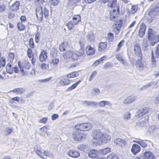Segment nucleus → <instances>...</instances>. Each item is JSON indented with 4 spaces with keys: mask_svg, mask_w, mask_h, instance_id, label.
Segmentation results:
<instances>
[{
    "mask_svg": "<svg viewBox=\"0 0 159 159\" xmlns=\"http://www.w3.org/2000/svg\"><path fill=\"white\" fill-rule=\"evenodd\" d=\"M35 11L37 19L39 20L40 22L42 21L43 20V14L45 18H47L49 16V10L45 7L43 9L41 7L38 6L37 7Z\"/></svg>",
    "mask_w": 159,
    "mask_h": 159,
    "instance_id": "f257e3e1",
    "label": "nucleus"
},
{
    "mask_svg": "<svg viewBox=\"0 0 159 159\" xmlns=\"http://www.w3.org/2000/svg\"><path fill=\"white\" fill-rule=\"evenodd\" d=\"M148 37L152 46H154L159 41V35H157L156 32L152 29H148Z\"/></svg>",
    "mask_w": 159,
    "mask_h": 159,
    "instance_id": "f03ea898",
    "label": "nucleus"
},
{
    "mask_svg": "<svg viewBox=\"0 0 159 159\" xmlns=\"http://www.w3.org/2000/svg\"><path fill=\"white\" fill-rule=\"evenodd\" d=\"M93 139L92 142L95 145L101 144V137L103 135V133L99 129L93 130L92 133Z\"/></svg>",
    "mask_w": 159,
    "mask_h": 159,
    "instance_id": "7ed1b4c3",
    "label": "nucleus"
},
{
    "mask_svg": "<svg viewBox=\"0 0 159 159\" xmlns=\"http://www.w3.org/2000/svg\"><path fill=\"white\" fill-rule=\"evenodd\" d=\"M71 137L75 141H79L86 137V135L79 131L75 130L72 134Z\"/></svg>",
    "mask_w": 159,
    "mask_h": 159,
    "instance_id": "20e7f679",
    "label": "nucleus"
},
{
    "mask_svg": "<svg viewBox=\"0 0 159 159\" xmlns=\"http://www.w3.org/2000/svg\"><path fill=\"white\" fill-rule=\"evenodd\" d=\"M96 0H83L81 5L85 6L87 3H92ZM80 0H69L68 4L70 6L74 7L76 6L77 3L79 2Z\"/></svg>",
    "mask_w": 159,
    "mask_h": 159,
    "instance_id": "39448f33",
    "label": "nucleus"
},
{
    "mask_svg": "<svg viewBox=\"0 0 159 159\" xmlns=\"http://www.w3.org/2000/svg\"><path fill=\"white\" fill-rule=\"evenodd\" d=\"M134 55L138 58L142 59V54L140 47L138 44L135 45L134 47Z\"/></svg>",
    "mask_w": 159,
    "mask_h": 159,
    "instance_id": "423d86ee",
    "label": "nucleus"
},
{
    "mask_svg": "<svg viewBox=\"0 0 159 159\" xmlns=\"http://www.w3.org/2000/svg\"><path fill=\"white\" fill-rule=\"evenodd\" d=\"M136 97L133 96H129L126 97L124 100L123 103L124 104H128L136 100Z\"/></svg>",
    "mask_w": 159,
    "mask_h": 159,
    "instance_id": "0eeeda50",
    "label": "nucleus"
},
{
    "mask_svg": "<svg viewBox=\"0 0 159 159\" xmlns=\"http://www.w3.org/2000/svg\"><path fill=\"white\" fill-rule=\"evenodd\" d=\"M86 37L87 40L90 42H93L95 41V36L93 31L88 32L86 35Z\"/></svg>",
    "mask_w": 159,
    "mask_h": 159,
    "instance_id": "6e6552de",
    "label": "nucleus"
},
{
    "mask_svg": "<svg viewBox=\"0 0 159 159\" xmlns=\"http://www.w3.org/2000/svg\"><path fill=\"white\" fill-rule=\"evenodd\" d=\"M149 109L146 107H144L138 110L137 111V115L139 118H141L143 115L147 113Z\"/></svg>",
    "mask_w": 159,
    "mask_h": 159,
    "instance_id": "1a4fd4ad",
    "label": "nucleus"
},
{
    "mask_svg": "<svg viewBox=\"0 0 159 159\" xmlns=\"http://www.w3.org/2000/svg\"><path fill=\"white\" fill-rule=\"evenodd\" d=\"M142 59L138 58V59L136 61L135 63L136 67L139 70L141 71H142L145 67L143 64L142 61Z\"/></svg>",
    "mask_w": 159,
    "mask_h": 159,
    "instance_id": "9d476101",
    "label": "nucleus"
},
{
    "mask_svg": "<svg viewBox=\"0 0 159 159\" xmlns=\"http://www.w3.org/2000/svg\"><path fill=\"white\" fill-rule=\"evenodd\" d=\"M115 57L117 60L121 62L123 65H127V62L123 59V55L122 53H120L116 54Z\"/></svg>",
    "mask_w": 159,
    "mask_h": 159,
    "instance_id": "9b49d317",
    "label": "nucleus"
},
{
    "mask_svg": "<svg viewBox=\"0 0 159 159\" xmlns=\"http://www.w3.org/2000/svg\"><path fill=\"white\" fill-rule=\"evenodd\" d=\"M144 159H154L155 156L152 152L149 151H146L144 152L143 156Z\"/></svg>",
    "mask_w": 159,
    "mask_h": 159,
    "instance_id": "f8f14e48",
    "label": "nucleus"
},
{
    "mask_svg": "<svg viewBox=\"0 0 159 159\" xmlns=\"http://www.w3.org/2000/svg\"><path fill=\"white\" fill-rule=\"evenodd\" d=\"M146 26L145 24H142L140 26L139 31V36L140 38L142 37L145 34Z\"/></svg>",
    "mask_w": 159,
    "mask_h": 159,
    "instance_id": "ddd939ff",
    "label": "nucleus"
},
{
    "mask_svg": "<svg viewBox=\"0 0 159 159\" xmlns=\"http://www.w3.org/2000/svg\"><path fill=\"white\" fill-rule=\"evenodd\" d=\"M140 149L141 148L139 145L136 144H134L132 146L131 150V152L134 155H135L140 152Z\"/></svg>",
    "mask_w": 159,
    "mask_h": 159,
    "instance_id": "4468645a",
    "label": "nucleus"
},
{
    "mask_svg": "<svg viewBox=\"0 0 159 159\" xmlns=\"http://www.w3.org/2000/svg\"><path fill=\"white\" fill-rule=\"evenodd\" d=\"M20 6V2L19 1H16L10 7V10L12 11H16L19 9Z\"/></svg>",
    "mask_w": 159,
    "mask_h": 159,
    "instance_id": "2eb2a0df",
    "label": "nucleus"
},
{
    "mask_svg": "<svg viewBox=\"0 0 159 159\" xmlns=\"http://www.w3.org/2000/svg\"><path fill=\"white\" fill-rule=\"evenodd\" d=\"M99 151L98 152L97 151L93 149L90 151L88 153V156L89 157L91 158H96L98 156Z\"/></svg>",
    "mask_w": 159,
    "mask_h": 159,
    "instance_id": "dca6fc26",
    "label": "nucleus"
},
{
    "mask_svg": "<svg viewBox=\"0 0 159 159\" xmlns=\"http://www.w3.org/2000/svg\"><path fill=\"white\" fill-rule=\"evenodd\" d=\"M107 45L106 42L100 43L98 45V51L101 52L104 51L107 47Z\"/></svg>",
    "mask_w": 159,
    "mask_h": 159,
    "instance_id": "f3484780",
    "label": "nucleus"
},
{
    "mask_svg": "<svg viewBox=\"0 0 159 159\" xmlns=\"http://www.w3.org/2000/svg\"><path fill=\"white\" fill-rule=\"evenodd\" d=\"M67 154L69 156L73 158L78 157L80 155V154L78 152L74 150L69 151L67 152Z\"/></svg>",
    "mask_w": 159,
    "mask_h": 159,
    "instance_id": "a211bd4d",
    "label": "nucleus"
},
{
    "mask_svg": "<svg viewBox=\"0 0 159 159\" xmlns=\"http://www.w3.org/2000/svg\"><path fill=\"white\" fill-rule=\"evenodd\" d=\"M114 142L116 144V145H117L118 147H122V144L124 145L126 143V142L124 140L119 138H117L115 139Z\"/></svg>",
    "mask_w": 159,
    "mask_h": 159,
    "instance_id": "6ab92c4d",
    "label": "nucleus"
},
{
    "mask_svg": "<svg viewBox=\"0 0 159 159\" xmlns=\"http://www.w3.org/2000/svg\"><path fill=\"white\" fill-rule=\"evenodd\" d=\"M101 137V138L100 140L101 144L106 143L107 141L109 140L110 139L108 134L106 133H103V135Z\"/></svg>",
    "mask_w": 159,
    "mask_h": 159,
    "instance_id": "aec40b11",
    "label": "nucleus"
},
{
    "mask_svg": "<svg viewBox=\"0 0 159 159\" xmlns=\"http://www.w3.org/2000/svg\"><path fill=\"white\" fill-rule=\"evenodd\" d=\"M11 92L17 94H21L25 93V89L22 88H16L14 89Z\"/></svg>",
    "mask_w": 159,
    "mask_h": 159,
    "instance_id": "412c9836",
    "label": "nucleus"
},
{
    "mask_svg": "<svg viewBox=\"0 0 159 159\" xmlns=\"http://www.w3.org/2000/svg\"><path fill=\"white\" fill-rule=\"evenodd\" d=\"M101 1L104 3L108 2L107 6L111 8L113 7L116 2V0H101Z\"/></svg>",
    "mask_w": 159,
    "mask_h": 159,
    "instance_id": "4be33fe9",
    "label": "nucleus"
},
{
    "mask_svg": "<svg viewBox=\"0 0 159 159\" xmlns=\"http://www.w3.org/2000/svg\"><path fill=\"white\" fill-rule=\"evenodd\" d=\"M47 52L46 51L43 50L42 51L39 56L40 61L41 62L45 61L47 58Z\"/></svg>",
    "mask_w": 159,
    "mask_h": 159,
    "instance_id": "5701e85b",
    "label": "nucleus"
},
{
    "mask_svg": "<svg viewBox=\"0 0 159 159\" xmlns=\"http://www.w3.org/2000/svg\"><path fill=\"white\" fill-rule=\"evenodd\" d=\"M86 51L87 54L89 55H91L94 53V50L90 45H88L86 47Z\"/></svg>",
    "mask_w": 159,
    "mask_h": 159,
    "instance_id": "b1692460",
    "label": "nucleus"
},
{
    "mask_svg": "<svg viewBox=\"0 0 159 159\" xmlns=\"http://www.w3.org/2000/svg\"><path fill=\"white\" fill-rule=\"evenodd\" d=\"M70 83V80H68L67 78L62 79L59 82L60 84L62 86L67 85Z\"/></svg>",
    "mask_w": 159,
    "mask_h": 159,
    "instance_id": "393cba45",
    "label": "nucleus"
},
{
    "mask_svg": "<svg viewBox=\"0 0 159 159\" xmlns=\"http://www.w3.org/2000/svg\"><path fill=\"white\" fill-rule=\"evenodd\" d=\"M97 103L99 107H104L106 105H108L110 107H111L112 106V104L107 101H102Z\"/></svg>",
    "mask_w": 159,
    "mask_h": 159,
    "instance_id": "a878e982",
    "label": "nucleus"
},
{
    "mask_svg": "<svg viewBox=\"0 0 159 159\" xmlns=\"http://www.w3.org/2000/svg\"><path fill=\"white\" fill-rule=\"evenodd\" d=\"M83 127L84 131H88L91 129L92 124L89 123H83Z\"/></svg>",
    "mask_w": 159,
    "mask_h": 159,
    "instance_id": "bb28decb",
    "label": "nucleus"
},
{
    "mask_svg": "<svg viewBox=\"0 0 159 159\" xmlns=\"http://www.w3.org/2000/svg\"><path fill=\"white\" fill-rule=\"evenodd\" d=\"M81 21V17L79 15L74 16L73 17V22L75 25H77Z\"/></svg>",
    "mask_w": 159,
    "mask_h": 159,
    "instance_id": "cd10ccee",
    "label": "nucleus"
},
{
    "mask_svg": "<svg viewBox=\"0 0 159 159\" xmlns=\"http://www.w3.org/2000/svg\"><path fill=\"white\" fill-rule=\"evenodd\" d=\"M73 55V52L71 51H68L63 54V57L65 59L71 58Z\"/></svg>",
    "mask_w": 159,
    "mask_h": 159,
    "instance_id": "c85d7f7f",
    "label": "nucleus"
},
{
    "mask_svg": "<svg viewBox=\"0 0 159 159\" xmlns=\"http://www.w3.org/2000/svg\"><path fill=\"white\" fill-rule=\"evenodd\" d=\"M111 152V149L109 148H106L99 151V153L102 155H106Z\"/></svg>",
    "mask_w": 159,
    "mask_h": 159,
    "instance_id": "c756f323",
    "label": "nucleus"
},
{
    "mask_svg": "<svg viewBox=\"0 0 159 159\" xmlns=\"http://www.w3.org/2000/svg\"><path fill=\"white\" fill-rule=\"evenodd\" d=\"M13 128L10 127H7L4 130L5 135L6 136H8L13 131Z\"/></svg>",
    "mask_w": 159,
    "mask_h": 159,
    "instance_id": "7c9ffc66",
    "label": "nucleus"
},
{
    "mask_svg": "<svg viewBox=\"0 0 159 159\" xmlns=\"http://www.w3.org/2000/svg\"><path fill=\"white\" fill-rule=\"evenodd\" d=\"M107 159H119V157L115 153H112L108 156Z\"/></svg>",
    "mask_w": 159,
    "mask_h": 159,
    "instance_id": "2f4dec72",
    "label": "nucleus"
},
{
    "mask_svg": "<svg viewBox=\"0 0 159 159\" xmlns=\"http://www.w3.org/2000/svg\"><path fill=\"white\" fill-rule=\"evenodd\" d=\"M6 69L7 73L10 74H11L13 73V68L11 67V65L8 64L6 66Z\"/></svg>",
    "mask_w": 159,
    "mask_h": 159,
    "instance_id": "473e14b6",
    "label": "nucleus"
},
{
    "mask_svg": "<svg viewBox=\"0 0 159 159\" xmlns=\"http://www.w3.org/2000/svg\"><path fill=\"white\" fill-rule=\"evenodd\" d=\"M82 103L87 105L92 106L97 105L98 104V103L96 102L88 101H83Z\"/></svg>",
    "mask_w": 159,
    "mask_h": 159,
    "instance_id": "72a5a7b5",
    "label": "nucleus"
},
{
    "mask_svg": "<svg viewBox=\"0 0 159 159\" xmlns=\"http://www.w3.org/2000/svg\"><path fill=\"white\" fill-rule=\"evenodd\" d=\"M75 128L76 130L79 131L80 132L84 131V128L83 127V124H78L76 125L75 126Z\"/></svg>",
    "mask_w": 159,
    "mask_h": 159,
    "instance_id": "f704fd0d",
    "label": "nucleus"
},
{
    "mask_svg": "<svg viewBox=\"0 0 159 159\" xmlns=\"http://www.w3.org/2000/svg\"><path fill=\"white\" fill-rule=\"evenodd\" d=\"M59 61L58 58L56 57H52L51 60L50 64H52L54 65L57 66Z\"/></svg>",
    "mask_w": 159,
    "mask_h": 159,
    "instance_id": "c9c22d12",
    "label": "nucleus"
},
{
    "mask_svg": "<svg viewBox=\"0 0 159 159\" xmlns=\"http://www.w3.org/2000/svg\"><path fill=\"white\" fill-rule=\"evenodd\" d=\"M78 148L80 150L85 152L88 149V147L84 144H80L78 145Z\"/></svg>",
    "mask_w": 159,
    "mask_h": 159,
    "instance_id": "e433bc0d",
    "label": "nucleus"
},
{
    "mask_svg": "<svg viewBox=\"0 0 159 159\" xmlns=\"http://www.w3.org/2000/svg\"><path fill=\"white\" fill-rule=\"evenodd\" d=\"M75 54L78 57L83 56L84 54L83 48L81 47L79 51H76Z\"/></svg>",
    "mask_w": 159,
    "mask_h": 159,
    "instance_id": "4c0bfd02",
    "label": "nucleus"
},
{
    "mask_svg": "<svg viewBox=\"0 0 159 159\" xmlns=\"http://www.w3.org/2000/svg\"><path fill=\"white\" fill-rule=\"evenodd\" d=\"M124 43L125 41L123 40H122L118 43L117 45V47L116 50V52H118L120 50L121 48L123 46Z\"/></svg>",
    "mask_w": 159,
    "mask_h": 159,
    "instance_id": "58836bf2",
    "label": "nucleus"
},
{
    "mask_svg": "<svg viewBox=\"0 0 159 159\" xmlns=\"http://www.w3.org/2000/svg\"><path fill=\"white\" fill-rule=\"evenodd\" d=\"M158 129L154 125H152L150 126L148 128V131L151 134L157 131Z\"/></svg>",
    "mask_w": 159,
    "mask_h": 159,
    "instance_id": "ea45409f",
    "label": "nucleus"
},
{
    "mask_svg": "<svg viewBox=\"0 0 159 159\" xmlns=\"http://www.w3.org/2000/svg\"><path fill=\"white\" fill-rule=\"evenodd\" d=\"M114 39V36L113 34L109 32L107 34V40L109 42H112Z\"/></svg>",
    "mask_w": 159,
    "mask_h": 159,
    "instance_id": "a19ab883",
    "label": "nucleus"
},
{
    "mask_svg": "<svg viewBox=\"0 0 159 159\" xmlns=\"http://www.w3.org/2000/svg\"><path fill=\"white\" fill-rule=\"evenodd\" d=\"M151 61H152V65L153 67H154L156 65V60L154 56L153 51L152 50V55H151Z\"/></svg>",
    "mask_w": 159,
    "mask_h": 159,
    "instance_id": "79ce46f5",
    "label": "nucleus"
},
{
    "mask_svg": "<svg viewBox=\"0 0 159 159\" xmlns=\"http://www.w3.org/2000/svg\"><path fill=\"white\" fill-rule=\"evenodd\" d=\"M123 117L125 120H126L130 118L131 114L129 112H127L123 114Z\"/></svg>",
    "mask_w": 159,
    "mask_h": 159,
    "instance_id": "37998d69",
    "label": "nucleus"
},
{
    "mask_svg": "<svg viewBox=\"0 0 159 159\" xmlns=\"http://www.w3.org/2000/svg\"><path fill=\"white\" fill-rule=\"evenodd\" d=\"M57 51L55 48H52L50 52V55L52 57H56L57 55Z\"/></svg>",
    "mask_w": 159,
    "mask_h": 159,
    "instance_id": "c03bdc74",
    "label": "nucleus"
},
{
    "mask_svg": "<svg viewBox=\"0 0 159 159\" xmlns=\"http://www.w3.org/2000/svg\"><path fill=\"white\" fill-rule=\"evenodd\" d=\"M78 75V73L76 72H74L67 75V77L68 78L75 77Z\"/></svg>",
    "mask_w": 159,
    "mask_h": 159,
    "instance_id": "a18cd8bd",
    "label": "nucleus"
},
{
    "mask_svg": "<svg viewBox=\"0 0 159 159\" xmlns=\"http://www.w3.org/2000/svg\"><path fill=\"white\" fill-rule=\"evenodd\" d=\"M17 28L19 30L21 31L24 30L25 28V25L21 22H19L17 24Z\"/></svg>",
    "mask_w": 159,
    "mask_h": 159,
    "instance_id": "49530a36",
    "label": "nucleus"
},
{
    "mask_svg": "<svg viewBox=\"0 0 159 159\" xmlns=\"http://www.w3.org/2000/svg\"><path fill=\"white\" fill-rule=\"evenodd\" d=\"M138 9V6L137 5H133L132 6L131 8L130 11V13L131 14H133L135 13Z\"/></svg>",
    "mask_w": 159,
    "mask_h": 159,
    "instance_id": "de8ad7c7",
    "label": "nucleus"
},
{
    "mask_svg": "<svg viewBox=\"0 0 159 159\" xmlns=\"http://www.w3.org/2000/svg\"><path fill=\"white\" fill-rule=\"evenodd\" d=\"M148 46V44L147 41V40H144L142 43V48H144V50L147 49Z\"/></svg>",
    "mask_w": 159,
    "mask_h": 159,
    "instance_id": "09e8293b",
    "label": "nucleus"
},
{
    "mask_svg": "<svg viewBox=\"0 0 159 159\" xmlns=\"http://www.w3.org/2000/svg\"><path fill=\"white\" fill-rule=\"evenodd\" d=\"M148 124L144 120H142L139 122L140 126L142 127L147 126Z\"/></svg>",
    "mask_w": 159,
    "mask_h": 159,
    "instance_id": "8fccbe9b",
    "label": "nucleus"
},
{
    "mask_svg": "<svg viewBox=\"0 0 159 159\" xmlns=\"http://www.w3.org/2000/svg\"><path fill=\"white\" fill-rule=\"evenodd\" d=\"M66 48V46L64 44V43L62 42V44L59 46V50L61 52H63L65 51Z\"/></svg>",
    "mask_w": 159,
    "mask_h": 159,
    "instance_id": "3c124183",
    "label": "nucleus"
},
{
    "mask_svg": "<svg viewBox=\"0 0 159 159\" xmlns=\"http://www.w3.org/2000/svg\"><path fill=\"white\" fill-rule=\"evenodd\" d=\"M14 58V55L13 53L10 52L8 55V59L10 61H12Z\"/></svg>",
    "mask_w": 159,
    "mask_h": 159,
    "instance_id": "603ef678",
    "label": "nucleus"
},
{
    "mask_svg": "<svg viewBox=\"0 0 159 159\" xmlns=\"http://www.w3.org/2000/svg\"><path fill=\"white\" fill-rule=\"evenodd\" d=\"M151 85V84L150 83H148L146 85L143 86L140 89V91H143L146 90L148 88L150 87Z\"/></svg>",
    "mask_w": 159,
    "mask_h": 159,
    "instance_id": "864d4df0",
    "label": "nucleus"
},
{
    "mask_svg": "<svg viewBox=\"0 0 159 159\" xmlns=\"http://www.w3.org/2000/svg\"><path fill=\"white\" fill-rule=\"evenodd\" d=\"M81 47L84 48V45L85 43V40L84 38H81L79 41Z\"/></svg>",
    "mask_w": 159,
    "mask_h": 159,
    "instance_id": "5fc2aeb1",
    "label": "nucleus"
},
{
    "mask_svg": "<svg viewBox=\"0 0 159 159\" xmlns=\"http://www.w3.org/2000/svg\"><path fill=\"white\" fill-rule=\"evenodd\" d=\"M97 72L96 71H94L91 74L89 80V81H91L93 78L97 75Z\"/></svg>",
    "mask_w": 159,
    "mask_h": 159,
    "instance_id": "6e6d98bb",
    "label": "nucleus"
},
{
    "mask_svg": "<svg viewBox=\"0 0 159 159\" xmlns=\"http://www.w3.org/2000/svg\"><path fill=\"white\" fill-rule=\"evenodd\" d=\"M5 65V60L3 57H2L0 60V68H1L2 66L4 67Z\"/></svg>",
    "mask_w": 159,
    "mask_h": 159,
    "instance_id": "4d7b16f0",
    "label": "nucleus"
},
{
    "mask_svg": "<svg viewBox=\"0 0 159 159\" xmlns=\"http://www.w3.org/2000/svg\"><path fill=\"white\" fill-rule=\"evenodd\" d=\"M34 151L36 152V153L37 155L39 156L40 157L43 158V157L42 156V153L40 150L38 149H36V148H34Z\"/></svg>",
    "mask_w": 159,
    "mask_h": 159,
    "instance_id": "13d9d810",
    "label": "nucleus"
},
{
    "mask_svg": "<svg viewBox=\"0 0 159 159\" xmlns=\"http://www.w3.org/2000/svg\"><path fill=\"white\" fill-rule=\"evenodd\" d=\"M74 25H75L72 21H70L67 24V26L69 29L70 30L73 28Z\"/></svg>",
    "mask_w": 159,
    "mask_h": 159,
    "instance_id": "bf43d9fd",
    "label": "nucleus"
},
{
    "mask_svg": "<svg viewBox=\"0 0 159 159\" xmlns=\"http://www.w3.org/2000/svg\"><path fill=\"white\" fill-rule=\"evenodd\" d=\"M118 26L116 27L115 28H114V31L115 32L116 34H117L119 33L120 30V28L121 26L122 23L121 24H118Z\"/></svg>",
    "mask_w": 159,
    "mask_h": 159,
    "instance_id": "052dcab7",
    "label": "nucleus"
},
{
    "mask_svg": "<svg viewBox=\"0 0 159 159\" xmlns=\"http://www.w3.org/2000/svg\"><path fill=\"white\" fill-rule=\"evenodd\" d=\"M29 45L31 48H34V42L33 39L32 38L30 39L29 41Z\"/></svg>",
    "mask_w": 159,
    "mask_h": 159,
    "instance_id": "680f3d73",
    "label": "nucleus"
},
{
    "mask_svg": "<svg viewBox=\"0 0 159 159\" xmlns=\"http://www.w3.org/2000/svg\"><path fill=\"white\" fill-rule=\"evenodd\" d=\"M156 11H159V8H157L154 9L153 10H151L149 12V15H152V14L153 15H156V14H157Z\"/></svg>",
    "mask_w": 159,
    "mask_h": 159,
    "instance_id": "e2e57ef3",
    "label": "nucleus"
},
{
    "mask_svg": "<svg viewBox=\"0 0 159 159\" xmlns=\"http://www.w3.org/2000/svg\"><path fill=\"white\" fill-rule=\"evenodd\" d=\"M155 52L156 57L158 58L159 57V43L156 46V48Z\"/></svg>",
    "mask_w": 159,
    "mask_h": 159,
    "instance_id": "0e129e2a",
    "label": "nucleus"
},
{
    "mask_svg": "<svg viewBox=\"0 0 159 159\" xmlns=\"http://www.w3.org/2000/svg\"><path fill=\"white\" fill-rule=\"evenodd\" d=\"M112 64L110 62H107L105 64L104 68L106 69L108 67H111L112 66Z\"/></svg>",
    "mask_w": 159,
    "mask_h": 159,
    "instance_id": "69168bd1",
    "label": "nucleus"
},
{
    "mask_svg": "<svg viewBox=\"0 0 159 159\" xmlns=\"http://www.w3.org/2000/svg\"><path fill=\"white\" fill-rule=\"evenodd\" d=\"M139 145L143 148H146L147 146V144L144 141L142 140H141V141Z\"/></svg>",
    "mask_w": 159,
    "mask_h": 159,
    "instance_id": "338daca9",
    "label": "nucleus"
},
{
    "mask_svg": "<svg viewBox=\"0 0 159 159\" xmlns=\"http://www.w3.org/2000/svg\"><path fill=\"white\" fill-rule=\"evenodd\" d=\"M59 2V0H50L51 4L53 5H57Z\"/></svg>",
    "mask_w": 159,
    "mask_h": 159,
    "instance_id": "774afa93",
    "label": "nucleus"
}]
</instances>
